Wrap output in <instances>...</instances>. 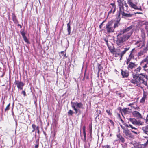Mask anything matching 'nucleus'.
Instances as JSON below:
<instances>
[{
	"label": "nucleus",
	"instance_id": "obj_1",
	"mask_svg": "<svg viewBox=\"0 0 148 148\" xmlns=\"http://www.w3.org/2000/svg\"><path fill=\"white\" fill-rule=\"evenodd\" d=\"M142 67L139 66L135 69L132 73V78L130 81L131 83L136 85L138 87H140L141 88L143 87L141 86L142 84L147 86V81L145 80V79H147V75L142 73H140Z\"/></svg>",
	"mask_w": 148,
	"mask_h": 148
},
{
	"label": "nucleus",
	"instance_id": "obj_2",
	"mask_svg": "<svg viewBox=\"0 0 148 148\" xmlns=\"http://www.w3.org/2000/svg\"><path fill=\"white\" fill-rule=\"evenodd\" d=\"M132 34V33H131L130 34H128L121 36H120L121 34L119 33L117 36V38L116 41V44L119 47L123 45L124 42L130 38Z\"/></svg>",
	"mask_w": 148,
	"mask_h": 148
},
{
	"label": "nucleus",
	"instance_id": "obj_3",
	"mask_svg": "<svg viewBox=\"0 0 148 148\" xmlns=\"http://www.w3.org/2000/svg\"><path fill=\"white\" fill-rule=\"evenodd\" d=\"M127 119L129 121L128 122V124L125 123L124 124H123V125L126 127H127L129 128L130 127L132 129L137 130V129L130 124V123H131L134 126H135L139 124L140 123V121L137 120L135 118H127Z\"/></svg>",
	"mask_w": 148,
	"mask_h": 148
},
{
	"label": "nucleus",
	"instance_id": "obj_4",
	"mask_svg": "<svg viewBox=\"0 0 148 148\" xmlns=\"http://www.w3.org/2000/svg\"><path fill=\"white\" fill-rule=\"evenodd\" d=\"M122 1L121 0H119L118 1H117L119 9L117 12L116 14V16L120 17L121 14L122 15L125 12H128V11L123 6V4L122 2Z\"/></svg>",
	"mask_w": 148,
	"mask_h": 148
},
{
	"label": "nucleus",
	"instance_id": "obj_5",
	"mask_svg": "<svg viewBox=\"0 0 148 148\" xmlns=\"http://www.w3.org/2000/svg\"><path fill=\"white\" fill-rule=\"evenodd\" d=\"M71 104L72 105V107L75 111V113L76 114L78 113V112H79L80 113L81 111L80 110L77 109L76 106L79 108H83V104L81 102L78 103L77 102L76 103L71 102Z\"/></svg>",
	"mask_w": 148,
	"mask_h": 148
},
{
	"label": "nucleus",
	"instance_id": "obj_6",
	"mask_svg": "<svg viewBox=\"0 0 148 148\" xmlns=\"http://www.w3.org/2000/svg\"><path fill=\"white\" fill-rule=\"evenodd\" d=\"M127 3L129 6L131 8L135 10L142 11L141 6L138 4L136 2L134 3H133L132 0H128Z\"/></svg>",
	"mask_w": 148,
	"mask_h": 148
},
{
	"label": "nucleus",
	"instance_id": "obj_7",
	"mask_svg": "<svg viewBox=\"0 0 148 148\" xmlns=\"http://www.w3.org/2000/svg\"><path fill=\"white\" fill-rule=\"evenodd\" d=\"M105 30L108 33H113L114 31V27L113 26V22L109 21L106 25L105 28Z\"/></svg>",
	"mask_w": 148,
	"mask_h": 148
},
{
	"label": "nucleus",
	"instance_id": "obj_8",
	"mask_svg": "<svg viewBox=\"0 0 148 148\" xmlns=\"http://www.w3.org/2000/svg\"><path fill=\"white\" fill-rule=\"evenodd\" d=\"M148 64V63L145 58L141 61L140 64L143 70L146 72H148V69H147Z\"/></svg>",
	"mask_w": 148,
	"mask_h": 148
},
{
	"label": "nucleus",
	"instance_id": "obj_9",
	"mask_svg": "<svg viewBox=\"0 0 148 148\" xmlns=\"http://www.w3.org/2000/svg\"><path fill=\"white\" fill-rule=\"evenodd\" d=\"M134 49L135 48H134L130 51L128 58L126 60V64H128V63L130 61H131L132 59H134Z\"/></svg>",
	"mask_w": 148,
	"mask_h": 148
},
{
	"label": "nucleus",
	"instance_id": "obj_10",
	"mask_svg": "<svg viewBox=\"0 0 148 148\" xmlns=\"http://www.w3.org/2000/svg\"><path fill=\"white\" fill-rule=\"evenodd\" d=\"M145 40H143L142 41L140 40L137 41L135 43L134 45L136 46L137 48L141 46L140 48H141L145 46Z\"/></svg>",
	"mask_w": 148,
	"mask_h": 148
},
{
	"label": "nucleus",
	"instance_id": "obj_11",
	"mask_svg": "<svg viewBox=\"0 0 148 148\" xmlns=\"http://www.w3.org/2000/svg\"><path fill=\"white\" fill-rule=\"evenodd\" d=\"M14 84L16 85L17 88L21 90L23 89V87L24 85V84L21 81L15 80Z\"/></svg>",
	"mask_w": 148,
	"mask_h": 148
},
{
	"label": "nucleus",
	"instance_id": "obj_12",
	"mask_svg": "<svg viewBox=\"0 0 148 148\" xmlns=\"http://www.w3.org/2000/svg\"><path fill=\"white\" fill-rule=\"evenodd\" d=\"M127 65H128L127 68L128 70H132L137 66V64L135 62H130Z\"/></svg>",
	"mask_w": 148,
	"mask_h": 148
},
{
	"label": "nucleus",
	"instance_id": "obj_13",
	"mask_svg": "<svg viewBox=\"0 0 148 148\" xmlns=\"http://www.w3.org/2000/svg\"><path fill=\"white\" fill-rule=\"evenodd\" d=\"M148 94L147 92L144 91L143 93V95L142 97L140 100V103L143 104H144L146 98H147L148 96Z\"/></svg>",
	"mask_w": 148,
	"mask_h": 148
},
{
	"label": "nucleus",
	"instance_id": "obj_14",
	"mask_svg": "<svg viewBox=\"0 0 148 148\" xmlns=\"http://www.w3.org/2000/svg\"><path fill=\"white\" fill-rule=\"evenodd\" d=\"M121 75L123 78H127L129 75V72L126 70H121Z\"/></svg>",
	"mask_w": 148,
	"mask_h": 148
},
{
	"label": "nucleus",
	"instance_id": "obj_15",
	"mask_svg": "<svg viewBox=\"0 0 148 148\" xmlns=\"http://www.w3.org/2000/svg\"><path fill=\"white\" fill-rule=\"evenodd\" d=\"M133 27V26L132 25L130 27H127L126 29L120 30L119 32L120 34H123L124 33L130 31L132 28Z\"/></svg>",
	"mask_w": 148,
	"mask_h": 148
},
{
	"label": "nucleus",
	"instance_id": "obj_16",
	"mask_svg": "<svg viewBox=\"0 0 148 148\" xmlns=\"http://www.w3.org/2000/svg\"><path fill=\"white\" fill-rule=\"evenodd\" d=\"M116 136L118 138V139L116 140V141H118L119 142H121L122 143H123L125 142V139L122 136L120 133L117 134Z\"/></svg>",
	"mask_w": 148,
	"mask_h": 148
},
{
	"label": "nucleus",
	"instance_id": "obj_17",
	"mask_svg": "<svg viewBox=\"0 0 148 148\" xmlns=\"http://www.w3.org/2000/svg\"><path fill=\"white\" fill-rule=\"evenodd\" d=\"M20 33L22 35L23 40L27 44H29L30 42L29 40L27 39V37L25 36V32L23 30H21L20 31Z\"/></svg>",
	"mask_w": 148,
	"mask_h": 148
},
{
	"label": "nucleus",
	"instance_id": "obj_18",
	"mask_svg": "<svg viewBox=\"0 0 148 148\" xmlns=\"http://www.w3.org/2000/svg\"><path fill=\"white\" fill-rule=\"evenodd\" d=\"M110 4L112 6V8H111V10L109 12L108 14V15L110 14L112 12L113 14H114L116 10V5L114 3H111Z\"/></svg>",
	"mask_w": 148,
	"mask_h": 148
},
{
	"label": "nucleus",
	"instance_id": "obj_19",
	"mask_svg": "<svg viewBox=\"0 0 148 148\" xmlns=\"http://www.w3.org/2000/svg\"><path fill=\"white\" fill-rule=\"evenodd\" d=\"M148 49L147 48H143V50H141L138 53L137 56L138 57L140 56L145 53L148 50Z\"/></svg>",
	"mask_w": 148,
	"mask_h": 148
},
{
	"label": "nucleus",
	"instance_id": "obj_20",
	"mask_svg": "<svg viewBox=\"0 0 148 148\" xmlns=\"http://www.w3.org/2000/svg\"><path fill=\"white\" fill-rule=\"evenodd\" d=\"M132 114L133 116L138 118H142V116L140 113L136 111H134L132 112Z\"/></svg>",
	"mask_w": 148,
	"mask_h": 148
},
{
	"label": "nucleus",
	"instance_id": "obj_21",
	"mask_svg": "<svg viewBox=\"0 0 148 148\" xmlns=\"http://www.w3.org/2000/svg\"><path fill=\"white\" fill-rule=\"evenodd\" d=\"M116 23L114 24L113 27L115 28L117 27L119 25V22L121 20V18L120 17L116 16Z\"/></svg>",
	"mask_w": 148,
	"mask_h": 148
},
{
	"label": "nucleus",
	"instance_id": "obj_22",
	"mask_svg": "<svg viewBox=\"0 0 148 148\" xmlns=\"http://www.w3.org/2000/svg\"><path fill=\"white\" fill-rule=\"evenodd\" d=\"M12 20L13 22L16 24L18 23L19 22L17 19L15 14L13 13L12 14Z\"/></svg>",
	"mask_w": 148,
	"mask_h": 148
},
{
	"label": "nucleus",
	"instance_id": "obj_23",
	"mask_svg": "<svg viewBox=\"0 0 148 148\" xmlns=\"http://www.w3.org/2000/svg\"><path fill=\"white\" fill-rule=\"evenodd\" d=\"M130 47L125 48L124 49V50L122 51L120 53V56L121 57L120 59H121L122 58V57L123 56L124 54H125L126 53V51L130 49Z\"/></svg>",
	"mask_w": 148,
	"mask_h": 148
},
{
	"label": "nucleus",
	"instance_id": "obj_24",
	"mask_svg": "<svg viewBox=\"0 0 148 148\" xmlns=\"http://www.w3.org/2000/svg\"><path fill=\"white\" fill-rule=\"evenodd\" d=\"M123 133L126 136H130L131 135V133H130V131L128 129H124L123 131Z\"/></svg>",
	"mask_w": 148,
	"mask_h": 148
},
{
	"label": "nucleus",
	"instance_id": "obj_25",
	"mask_svg": "<svg viewBox=\"0 0 148 148\" xmlns=\"http://www.w3.org/2000/svg\"><path fill=\"white\" fill-rule=\"evenodd\" d=\"M67 30L68 32V34L69 35H70L71 30V27L70 26V21H69L67 24Z\"/></svg>",
	"mask_w": 148,
	"mask_h": 148
},
{
	"label": "nucleus",
	"instance_id": "obj_26",
	"mask_svg": "<svg viewBox=\"0 0 148 148\" xmlns=\"http://www.w3.org/2000/svg\"><path fill=\"white\" fill-rule=\"evenodd\" d=\"M82 130L83 131V134L84 135V141L85 142H86V132L85 131V126H83Z\"/></svg>",
	"mask_w": 148,
	"mask_h": 148
},
{
	"label": "nucleus",
	"instance_id": "obj_27",
	"mask_svg": "<svg viewBox=\"0 0 148 148\" xmlns=\"http://www.w3.org/2000/svg\"><path fill=\"white\" fill-rule=\"evenodd\" d=\"M142 130L144 133L147 134V132H148V125L142 127Z\"/></svg>",
	"mask_w": 148,
	"mask_h": 148
},
{
	"label": "nucleus",
	"instance_id": "obj_28",
	"mask_svg": "<svg viewBox=\"0 0 148 148\" xmlns=\"http://www.w3.org/2000/svg\"><path fill=\"white\" fill-rule=\"evenodd\" d=\"M131 110V109H130L129 108H125L123 109H122V112L124 113V114H125L128 113V110Z\"/></svg>",
	"mask_w": 148,
	"mask_h": 148
},
{
	"label": "nucleus",
	"instance_id": "obj_29",
	"mask_svg": "<svg viewBox=\"0 0 148 148\" xmlns=\"http://www.w3.org/2000/svg\"><path fill=\"white\" fill-rule=\"evenodd\" d=\"M113 54L115 55V57H117L119 55L120 56V51L118 50H116L115 51H113Z\"/></svg>",
	"mask_w": 148,
	"mask_h": 148
},
{
	"label": "nucleus",
	"instance_id": "obj_30",
	"mask_svg": "<svg viewBox=\"0 0 148 148\" xmlns=\"http://www.w3.org/2000/svg\"><path fill=\"white\" fill-rule=\"evenodd\" d=\"M123 17H130L132 16V15L130 14H127L125 13L122 15Z\"/></svg>",
	"mask_w": 148,
	"mask_h": 148
},
{
	"label": "nucleus",
	"instance_id": "obj_31",
	"mask_svg": "<svg viewBox=\"0 0 148 148\" xmlns=\"http://www.w3.org/2000/svg\"><path fill=\"white\" fill-rule=\"evenodd\" d=\"M134 147L136 148H141V144L138 143H135L134 144Z\"/></svg>",
	"mask_w": 148,
	"mask_h": 148
},
{
	"label": "nucleus",
	"instance_id": "obj_32",
	"mask_svg": "<svg viewBox=\"0 0 148 148\" xmlns=\"http://www.w3.org/2000/svg\"><path fill=\"white\" fill-rule=\"evenodd\" d=\"M112 111V110H111L110 109H109L106 110V112L108 114V115L109 116H112V113L111 112Z\"/></svg>",
	"mask_w": 148,
	"mask_h": 148
},
{
	"label": "nucleus",
	"instance_id": "obj_33",
	"mask_svg": "<svg viewBox=\"0 0 148 148\" xmlns=\"http://www.w3.org/2000/svg\"><path fill=\"white\" fill-rule=\"evenodd\" d=\"M89 133L90 134V137H92V125L91 124L89 125Z\"/></svg>",
	"mask_w": 148,
	"mask_h": 148
},
{
	"label": "nucleus",
	"instance_id": "obj_34",
	"mask_svg": "<svg viewBox=\"0 0 148 148\" xmlns=\"http://www.w3.org/2000/svg\"><path fill=\"white\" fill-rule=\"evenodd\" d=\"M32 128H33V130L32 131V132H34L35 131V130H36V127L35 124H33L32 125Z\"/></svg>",
	"mask_w": 148,
	"mask_h": 148
},
{
	"label": "nucleus",
	"instance_id": "obj_35",
	"mask_svg": "<svg viewBox=\"0 0 148 148\" xmlns=\"http://www.w3.org/2000/svg\"><path fill=\"white\" fill-rule=\"evenodd\" d=\"M10 103L5 108V112H6L7 111H8L10 109Z\"/></svg>",
	"mask_w": 148,
	"mask_h": 148
},
{
	"label": "nucleus",
	"instance_id": "obj_36",
	"mask_svg": "<svg viewBox=\"0 0 148 148\" xmlns=\"http://www.w3.org/2000/svg\"><path fill=\"white\" fill-rule=\"evenodd\" d=\"M73 113V112L71 110H70L68 112V114L69 116H72Z\"/></svg>",
	"mask_w": 148,
	"mask_h": 148
},
{
	"label": "nucleus",
	"instance_id": "obj_37",
	"mask_svg": "<svg viewBox=\"0 0 148 148\" xmlns=\"http://www.w3.org/2000/svg\"><path fill=\"white\" fill-rule=\"evenodd\" d=\"M98 72L99 73L101 70L103 68V67L101 65L99 64H98Z\"/></svg>",
	"mask_w": 148,
	"mask_h": 148
},
{
	"label": "nucleus",
	"instance_id": "obj_38",
	"mask_svg": "<svg viewBox=\"0 0 148 148\" xmlns=\"http://www.w3.org/2000/svg\"><path fill=\"white\" fill-rule=\"evenodd\" d=\"M134 102L133 103H130V104H129L128 105V106H131V107H132V106H131L134 105ZM133 107L134 109H139V108L138 107H136V108H135V107Z\"/></svg>",
	"mask_w": 148,
	"mask_h": 148
},
{
	"label": "nucleus",
	"instance_id": "obj_39",
	"mask_svg": "<svg viewBox=\"0 0 148 148\" xmlns=\"http://www.w3.org/2000/svg\"><path fill=\"white\" fill-rule=\"evenodd\" d=\"M109 121L110 122V123L111 124L112 126L113 127L114 126V122L112 120H111L110 119H109Z\"/></svg>",
	"mask_w": 148,
	"mask_h": 148
},
{
	"label": "nucleus",
	"instance_id": "obj_40",
	"mask_svg": "<svg viewBox=\"0 0 148 148\" xmlns=\"http://www.w3.org/2000/svg\"><path fill=\"white\" fill-rule=\"evenodd\" d=\"M111 147L110 145H106L102 146V148H110Z\"/></svg>",
	"mask_w": 148,
	"mask_h": 148
},
{
	"label": "nucleus",
	"instance_id": "obj_41",
	"mask_svg": "<svg viewBox=\"0 0 148 148\" xmlns=\"http://www.w3.org/2000/svg\"><path fill=\"white\" fill-rule=\"evenodd\" d=\"M145 122L147 124H148V114H147L145 119Z\"/></svg>",
	"mask_w": 148,
	"mask_h": 148
},
{
	"label": "nucleus",
	"instance_id": "obj_42",
	"mask_svg": "<svg viewBox=\"0 0 148 148\" xmlns=\"http://www.w3.org/2000/svg\"><path fill=\"white\" fill-rule=\"evenodd\" d=\"M105 21V20L104 21H103L100 24V25L99 26V27L100 29H101L102 28V25H103V23Z\"/></svg>",
	"mask_w": 148,
	"mask_h": 148
},
{
	"label": "nucleus",
	"instance_id": "obj_43",
	"mask_svg": "<svg viewBox=\"0 0 148 148\" xmlns=\"http://www.w3.org/2000/svg\"><path fill=\"white\" fill-rule=\"evenodd\" d=\"M147 146L144 144H141V148H147Z\"/></svg>",
	"mask_w": 148,
	"mask_h": 148
},
{
	"label": "nucleus",
	"instance_id": "obj_44",
	"mask_svg": "<svg viewBox=\"0 0 148 148\" xmlns=\"http://www.w3.org/2000/svg\"><path fill=\"white\" fill-rule=\"evenodd\" d=\"M36 130H37V133L38 134H39V133H40L39 127L38 126H37L36 127Z\"/></svg>",
	"mask_w": 148,
	"mask_h": 148
},
{
	"label": "nucleus",
	"instance_id": "obj_45",
	"mask_svg": "<svg viewBox=\"0 0 148 148\" xmlns=\"http://www.w3.org/2000/svg\"><path fill=\"white\" fill-rule=\"evenodd\" d=\"M145 138H147V141L144 144L147 146V145H148V137H145Z\"/></svg>",
	"mask_w": 148,
	"mask_h": 148
},
{
	"label": "nucleus",
	"instance_id": "obj_46",
	"mask_svg": "<svg viewBox=\"0 0 148 148\" xmlns=\"http://www.w3.org/2000/svg\"><path fill=\"white\" fill-rule=\"evenodd\" d=\"M22 94H23L24 96H25L26 95V92L25 91H23L22 92Z\"/></svg>",
	"mask_w": 148,
	"mask_h": 148
},
{
	"label": "nucleus",
	"instance_id": "obj_47",
	"mask_svg": "<svg viewBox=\"0 0 148 148\" xmlns=\"http://www.w3.org/2000/svg\"><path fill=\"white\" fill-rule=\"evenodd\" d=\"M39 139L38 138L37 139L36 141V144L39 145Z\"/></svg>",
	"mask_w": 148,
	"mask_h": 148
},
{
	"label": "nucleus",
	"instance_id": "obj_48",
	"mask_svg": "<svg viewBox=\"0 0 148 148\" xmlns=\"http://www.w3.org/2000/svg\"><path fill=\"white\" fill-rule=\"evenodd\" d=\"M39 147V145L36 144L35 146V148H38Z\"/></svg>",
	"mask_w": 148,
	"mask_h": 148
},
{
	"label": "nucleus",
	"instance_id": "obj_49",
	"mask_svg": "<svg viewBox=\"0 0 148 148\" xmlns=\"http://www.w3.org/2000/svg\"><path fill=\"white\" fill-rule=\"evenodd\" d=\"M145 48H147V49H148V41L147 42L146 47Z\"/></svg>",
	"mask_w": 148,
	"mask_h": 148
},
{
	"label": "nucleus",
	"instance_id": "obj_50",
	"mask_svg": "<svg viewBox=\"0 0 148 148\" xmlns=\"http://www.w3.org/2000/svg\"><path fill=\"white\" fill-rule=\"evenodd\" d=\"M145 48H147V49H148V41L147 42L146 47Z\"/></svg>",
	"mask_w": 148,
	"mask_h": 148
},
{
	"label": "nucleus",
	"instance_id": "obj_51",
	"mask_svg": "<svg viewBox=\"0 0 148 148\" xmlns=\"http://www.w3.org/2000/svg\"><path fill=\"white\" fill-rule=\"evenodd\" d=\"M115 50H115L114 49H112L111 50V52H112V53L113 54V53H114L113 51H115Z\"/></svg>",
	"mask_w": 148,
	"mask_h": 148
},
{
	"label": "nucleus",
	"instance_id": "obj_52",
	"mask_svg": "<svg viewBox=\"0 0 148 148\" xmlns=\"http://www.w3.org/2000/svg\"><path fill=\"white\" fill-rule=\"evenodd\" d=\"M118 110L121 111V110H122L121 108V107H119L118 108Z\"/></svg>",
	"mask_w": 148,
	"mask_h": 148
},
{
	"label": "nucleus",
	"instance_id": "obj_53",
	"mask_svg": "<svg viewBox=\"0 0 148 148\" xmlns=\"http://www.w3.org/2000/svg\"><path fill=\"white\" fill-rule=\"evenodd\" d=\"M18 24V26H20V28H22V26H21V25H20V24H19L18 23H17Z\"/></svg>",
	"mask_w": 148,
	"mask_h": 148
},
{
	"label": "nucleus",
	"instance_id": "obj_54",
	"mask_svg": "<svg viewBox=\"0 0 148 148\" xmlns=\"http://www.w3.org/2000/svg\"><path fill=\"white\" fill-rule=\"evenodd\" d=\"M132 132L133 133H134V134H137V133L136 132L134 131H132Z\"/></svg>",
	"mask_w": 148,
	"mask_h": 148
},
{
	"label": "nucleus",
	"instance_id": "obj_55",
	"mask_svg": "<svg viewBox=\"0 0 148 148\" xmlns=\"http://www.w3.org/2000/svg\"><path fill=\"white\" fill-rule=\"evenodd\" d=\"M43 133L45 135V136H46L47 134H46V133L45 132H44V131H43Z\"/></svg>",
	"mask_w": 148,
	"mask_h": 148
},
{
	"label": "nucleus",
	"instance_id": "obj_56",
	"mask_svg": "<svg viewBox=\"0 0 148 148\" xmlns=\"http://www.w3.org/2000/svg\"><path fill=\"white\" fill-rule=\"evenodd\" d=\"M61 54H62L63 55H64V51H61Z\"/></svg>",
	"mask_w": 148,
	"mask_h": 148
},
{
	"label": "nucleus",
	"instance_id": "obj_57",
	"mask_svg": "<svg viewBox=\"0 0 148 148\" xmlns=\"http://www.w3.org/2000/svg\"><path fill=\"white\" fill-rule=\"evenodd\" d=\"M4 74L3 73V75H1V77H3V76H4Z\"/></svg>",
	"mask_w": 148,
	"mask_h": 148
},
{
	"label": "nucleus",
	"instance_id": "obj_58",
	"mask_svg": "<svg viewBox=\"0 0 148 148\" xmlns=\"http://www.w3.org/2000/svg\"><path fill=\"white\" fill-rule=\"evenodd\" d=\"M121 121L122 123H123L124 122L123 121V120L122 119H121Z\"/></svg>",
	"mask_w": 148,
	"mask_h": 148
},
{
	"label": "nucleus",
	"instance_id": "obj_59",
	"mask_svg": "<svg viewBox=\"0 0 148 148\" xmlns=\"http://www.w3.org/2000/svg\"><path fill=\"white\" fill-rule=\"evenodd\" d=\"M136 13L138 14H142V13H140V12H137V13Z\"/></svg>",
	"mask_w": 148,
	"mask_h": 148
},
{
	"label": "nucleus",
	"instance_id": "obj_60",
	"mask_svg": "<svg viewBox=\"0 0 148 148\" xmlns=\"http://www.w3.org/2000/svg\"><path fill=\"white\" fill-rule=\"evenodd\" d=\"M56 135V133H55L54 134V136H55Z\"/></svg>",
	"mask_w": 148,
	"mask_h": 148
},
{
	"label": "nucleus",
	"instance_id": "obj_61",
	"mask_svg": "<svg viewBox=\"0 0 148 148\" xmlns=\"http://www.w3.org/2000/svg\"><path fill=\"white\" fill-rule=\"evenodd\" d=\"M147 4H148V1H147Z\"/></svg>",
	"mask_w": 148,
	"mask_h": 148
},
{
	"label": "nucleus",
	"instance_id": "obj_62",
	"mask_svg": "<svg viewBox=\"0 0 148 148\" xmlns=\"http://www.w3.org/2000/svg\"><path fill=\"white\" fill-rule=\"evenodd\" d=\"M4 102H3V103L4 104Z\"/></svg>",
	"mask_w": 148,
	"mask_h": 148
},
{
	"label": "nucleus",
	"instance_id": "obj_63",
	"mask_svg": "<svg viewBox=\"0 0 148 148\" xmlns=\"http://www.w3.org/2000/svg\"><path fill=\"white\" fill-rule=\"evenodd\" d=\"M131 148H134V147H132Z\"/></svg>",
	"mask_w": 148,
	"mask_h": 148
},
{
	"label": "nucleus",
	"instance_id": "obj_64",
	"mask_svg": "<svg viewBox=\"0 0 148 148\" xmlns=\"http://www.w3.org/2000/svg\"><path fill=\"white\" fill-rule=\"evenodd\" d=\"M147 79H148V77H147Z\"/></svg>",
	"mask_w": 148,
	"mask_h": 148
}]
</instances>
